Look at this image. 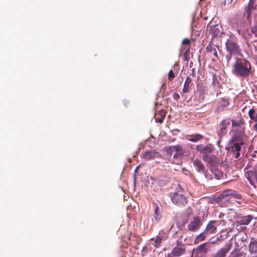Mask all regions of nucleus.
Segmentation results:
<instances>
[{
	"mask_svg": "<svg viewBox=\"0 0 257 257\" xmlns=\"http://www.w3.org/2000/svg\"><path fill=\"white\" fill-rule=\"evenodd\" d=\"M231 130L230 132L233 134L227 148L229 152L234 154L235 158H238L240 156V146L244 145L243 139L245 136L244 127L241 125L243 124V120L236 121L231 119Z\"/></svg>",
	"mask_w": 257,
	"mask_h": 257,
	"instance_id": "nucleus-1",
	"label": "nucleus"
},
{
	"mask_svg": "<svg viewBox=\"0 0 257 257\" xmlns=\"http://www.w3.org/2000/svg\"><path fill=\"white\" fill-rule=\"evenodd\" d=\"M251 69L249 61L244 59L237 58L233 65L232 73L237 77L245 78L249 76Z\"/></svg>",
	"mask_w": 257,
	"mask_h": 257,
	"instance_id": "nucleus-2",
	"label": "nucleus"
},
{
	"mask_svg": "<svg viewBox=\"0 0 257 257\" xmlns=\"http://www.w3.org/2000/svg\"><path fill=\"white\" fill-rule=\"evenodd\" d=\"M217 222L216 220L210 221L204 231L197 236L195 241H203L205 239H210L217 232Z\"/></svg>",
	"mask_w": 257,
	"mask_h": 257,
	"instance_id": "nucleus-3",
	"label": "nucleus"
},
{
	"mask_svg": "<svg viewBox=\"0 0 257 257\" xmlns=\"http://www.w3.org/2000/svg\"><path fill=\"white\" fill-rule=\"evenodd\" d=\"M171 155H173L172 162L175 164H179L181 162L182 159L185 153L183 148L180 145H176L170 147V148Z\"/></svg>",
	"mask_w": 257,
	"mask_h": 257,
	"instance_id": "nucleus-4",
	"label": "nucleus"
},
{
	"mask_svg": "<svg viewBox=\"0 0 257 257\" xmlns=\"http://www.w3.org/2000/svg\"><path fill=\"white\" fill-rule=\"evenodd\" d=\"M228 215H230L228 217H233L234 219L233 222H235L238 225H248L253 218L251 215L243 216H240L235 212L228 213Z\"/></svg>",
	"mask_w": 257,
	"mask_h": 257,
	"instance_id": "nucleus-5",
	"label": "nucleus"
},
{
	"mask_svg": "<svg viewBox=\"0 0 257 257\" xmlns=\"http://www.w3.org/2000/svg\"><path fill=\"white\" fill-rule=\"evenodd\" d=\"M231 120L226 118L221 120L217 126V133L220 139L224 137L227 133L230 127Z\"/></svg>",
	"mask_w": 257,
	"mask_h": 257,
	"instance_id": "nucleus-6",
	"label": "nucleus"
},
{
	"mask_svg": "<svg viewBox=\"0 0 257 257\" xmlns=\"http://www.w3.org/2000/svg\"><path fill=\"white\" fill-rule=\"evenodd\" d=\"M225 46L227 51L230 55H237L240 52V47L237 42L232 39L227 40Z\"/></svg>",
	"mask_w": 257,
	"mask_h": 257,
	"instance_id": "nucleus-7",
	"label": "nucleus"
},
{
	"mask_svg": "<svg viewBox=\"0 0 257 257\" xmlns=\"http://www.w3.org/2000/svg\"><path fill=\"white\" fill-rule=\"evenodd\" d=\"M171 200L174 204L179 207H184L188 203L186 197L179 191L173 194Z\"/></svg>",
	"mask_w": 257,
	"mask_h": 257,
	"instance_id": "nucleus-8",
	"label": "nucleus"
},
{
	"mask_svg": "<svg viewBox=\"0 0 257 257\" xmlns=\"http://www.w3.org/2000/svg\"><path fill=\"white\" fill-rule=\"evenodd\" d=\"M221 198L224 200L228 201L232 198L240 199L242 195L237 191L233 189H226L222 191L220 194Z\"/></svg>",
	"mask_w": 257,
	"mask_h": 257,
	"instance_id": "nucleus-9",
	"label": "nucleus"
},
{
	"mask_svg": "<svg viewBox=\"0 0 257 257\" xmlns=\"http://www.w3.org/2000/svg\"><path fill=\"white\" fill-rule=\"evenodd\" d=\"M203 222L199 216L194 217L187 225L189 231L195 232L202 225Z\"/></svg>",
	"mask_w": 257,
	"mask_h": 257,
	"instance_id": "nucleus-10",
	"label": "nucleus"
},
{
	"mask_svg": "<svg viewBox=\"0 0 257 257\" xmlns=\"http://www.w3.org/2000/svg\"><path fill=\"white\" fill-rule=\"evenodd\" d=\"M205 49L207 53L209 54L213 61H216L219 59L217 53V51L219 50L218 47L210 43L206 47Z\"/></svg>",
	"mask_w": 257,
	"mask_h": 257,
	"instance_id": "nucleus-11",
	"label": "nucleus"
},
{
	"mask_svg": "<svg viewBox=\"0 0 257 257\" xmlns=\"http://www.w3.org/2000/svg\"><path fill=\"white\" fill-rule=\"evenodd\" d=\"M161 155L158 152L155 151H146L142 154V157L147 160H151L155 158H158Z\"/></svg>",
	"mask_w": 257,
	"mask_h": 257,
	"instance_id": "nucleus-12",
	"label": "nucleus"
},
{
	"mask_svg": "<svg viewBox=\"0 0 257 257\" xmlns=\"http://www.w3.org/2000/svg\"><path fill=\"white\" fill-rule=\"evenodd\" d=\"M196 150L201 153L207 154L212 153L214 150V148L212 144H208L206 146L203 145L197 146Z\"/></svg>",
	"mask_w": 257,
	"mask_h": 257,
	"instance_id": "nucleus-13",
	"label": "nucleus"
},
{
	"mask_svg": "<svg viewBox=\"0 0 257 257\" xmlns=\"http://www.w3.org/2000/svg\"><path fill=\"white\" fill-rule=\"evenodd\" d=\"M193 79L190 76L187 77L182 90L183 93H187L190 92V89L193 85Z\"/></svg>",
	"mask_w": 257,
	"mask_h": 257,
	"instance_id": "nucleus-14",
	"label": "nucleus"
},
{
	"mask_svg": "<svg viewBox=\"0 0 257 257\" xmlns=\"http://www.w3.org/2000/svg\"><path fill=\"white\" fill-rule=\"evenodd\" d=\"M166 115V111L161 109L155 114V119L157 122L162 123Z\"/></svg>",
	"mask_w": 257,
	"mask_h": 257,
	"instance_id": "nucleus-15",
	"label": "nucleus"
},
{
	"mask_svg": "<svg viewBox=\"0 0 257 257\" xmlns=\"http://www.w3.org/2000/svg\"><path fill=\"white\" fill-rule=\"evenodd\" d=\"M185 251V247L184 245H178L172 250V254L174 256H180Z\"/></svg>",
	"mask_w": 257,
	"mask_h": 257,
	"instance_id": "nucleus-16",
	"label": "nucleus"
},
{
	"mask_svg": "<svg viewBox=\"0 0 257 257\" xmlns=\"http://www.w3.org/2000/svg\"><path fill=\"white\" fill-rule=\"evenodd\" d=\"M193 165L198 172H204L205 167L201 160L196 159L194 161Z\"/></svg>",
	"mask_w": 257,
	"mask_h": 257,
	"instance_id": "nucleus-17",
	"label": "nucleus"
},
{
	"mask_svg": "<svg viewBox=\"0 0 257 257\" xmlns=\"http://www.w3.org/2000/svg\"><path fill=\"white\" fill-rule=\"evenodd\" d=\"M209 34L213 37L218 36L220 34V26L218 25L211 27L209 30Z\"/></svg>",
	"mask_w": 257,
	"mask_h": 257,
	"instance_id": "nucleus-18",
	"label": "nucleus"
},
{
	"mask_svg": "<svg viewBox=\"0 0 257 257\" xmlns=\"http://www.w3.org/2000/svg\"><path fill=\"white\" fill-rule=\"evenodd\" d=\"M203 136L200 134L192 135L188 136V140L191 142H197L201 140Z\"/></svg>",
	"mask_w": 257,
	"mask_h": 257,
	"instance_id": "nucleus-19",
	"label": "nucleus"
},
{
	"mask_svg": "<svg viewBox=\"0 0 257 257\" xmlns=\"http://www.w3.org/2000/svg\"><path fill=\"white\" fill-rule=\"evenodd\" d=\"M162 212V207L160 206H158V205H156L155 209V216L154 218L156 220L158 221L161 217V213Z\"/></svg>",
	"mask_w": 257,
	"mask_h": 257,
	"instance_id": "nucleus-20",
	"label": "nucleus"
},
{
	"mask_svg": "<svg viewBox=\"0 0 257 257\" xmlns=\"http://www.w3.org/2000/svg\"><path fill=\"white\" fill-rule=\"evenodd\" d=\"M207 249L208 244L207 242H205L198 246L196 250L198 252L206 253L207 251Z\"/></svg>",
	"mask_w": 257,
	"mask_h": 257,
	"instance_id": "nucleus-21",
	"label": "nucleus"
},
{
	"mask_svg": "<svg viewBox=\"0 0 257 257\" xmlns=\"http://www.w3.org/2000/svg\"><path fill=\"white\" fill-rule=\"evenodd\" d=\"M248 116L251 119L257 122V112L254 108H252L249 110Z\"/></svg>",
	"mask_w": 257,
	"mask_h": 257,
	"instance_id": "nucleus-22",
	"label": "nucleus"
},
{
	"mask_svg": "<svg viewBox=\"0 0 257 257\" xmlns=\"http://www.w3.org/2000/svg\"><path fill=\"white\" fill-rule=\"evenodd\" d=\"M228 232L226 230H222L219 233V236L217 237V241H222L227 239Z\"/></svg>",
	"mask_w": 257,
	"mask_h": 257,
	"instance_id": "nucleus-23",
	"label": "nucleus"
},
{
	"mask_svg": "<svg viewBox=\"0 0 257 257\" xmlns=\"http://www.w3.org/2000/svg\"><path fill=\"white\" fill-rule=\"evenodd\" d=\"M249 250L252 253L257 254V242H250L249 245Z\"/></svg>",
	"mask_w": 257,
	"mask_h": 257,
	"instance_id": "nucleus-24",
	"label": "nucleus"
},
{
	"mask_svg": "<svg viewBox=\"0 0 257 257\" xmlns=\"http://www.w3.org/2000/svg\"><path fill=\"white\" fill-rule=\"evenodd\" d=\"M229 104V101L228 99L223 98L220 102V106L222 107V108H224L228 106Z\"/></svg>",
	"mask_w": 257,
	"mask_h": 257,
	"instance_id": "nucleus-25",
	"label": "nucleus"
},
{
	"mask_svg": "<svg viewBox=\"0 0 257 257\" xmlns=\"http://www.w3.org/2000/svg\"><path fill=\"white\" fill-rule=\"evenodd\" d=\"M255 10L254 9H249V8H246L245 9V13L244 14V16H246L247 19L248 20L249 18L250 17L252 12L253 11Z\"/></svg>",
	"mask_w": 257,
	"mask_h": 257,
	"instance_id": "nucleus-26",
	"label": "nucleus"
},
{
	"mask_svg": "<svg viewBox=\"0 0 257 257\" xmlns=\"http://www.w3.org/2000/svg\"><path fill=\"white\" fill-rule=\"evenodd\" d=\"M256 0H249L247 8H249L251 9H256V5L255 4Z\"/></svg>",
	"mask_w": 257,
	"mask_h": 257,
	"instance_id": "nucleus-27",
	"label": "nucleus"
},
{
	"mask_svg": "<svg viewBox=\"0 0 257 257\" xmlns=\"http://www.w3.org/2000/svg\"><path fill=\"white\" fill-rule=\"evenodd\" d=\"M214 158V156H209L205 155L203 156V160L208 162H210L211 160Z\"/></svg>",
	"mask_w": 257,
	"mask_h": 257,
	"instance_id": "nucleus-28",
	"label": "nucleus"
},
{
	"mask_svg": "<svg viewBox=\"0 0 257 257\" xmlns=\"http://www.w3.org/2000/svg\"><path fill=\"white\" fill-rule=\"evenodd\" d=\"M251 32L257 37V21L256 22L254 26L251 28Z\"/></svg>",
	"mask_w": 257,
	"mask_h": 257,
	"instance_id": "nucleus-29",
	"label": "nucleus"
},
{
	"mask_svg": "<svg viewBox=\"0 0 257 257\" xmlns=\"http://www.w3.org/2000/svg\"><path fill=\"white\" fill-rule=\"evenodd\" d=\"M174 77H175V75H174V72L172 70H171L169 72L168 79L170 81H172L174 79Z\"/></svg>",
	"mask_w": 257,
	"mask_h": 257,
	"instance_id": "nucleus-30",
	"label": "nucleus"
},
{
	"mask_svg": "<svg viewBox=\"0 0 257 257\" xmlns=\"http://www.w3.org/2000/svg\"><path fill=\"white\" fill-rule=\"evenodd\" d=\"M215 175L216 176L217 179H219L220 177L223 176V173L220 172L218 170H216L214 173Z\"/></svg>",
	"mask_w": 257,
	"mask_h": 257,
	"instance_id": "nucleus-31",
	"label": "nucleus"
},
{
	"mask_svg": "<svg viewBox=\"0 0 257 257\" xmlns=\"http://www.w3.org/2000/svg\"><path fill=\"white\" fill-rule=\"evenodd\" d=\"M228 257H242V255L237 253V252H232Z\"/></svg>",
	"mask_w": 257,
	"mask_h": 257,
	"instance_id": "nucleus-32",
	"label": "nucleus"
},
{
	"mask_svg": "<svg viewBox=\"0 0 257 257\" xmlns=\"http://www.w3.org/2000/svg\"><path fill=\"white\" fill-rule=\"evenodd\" d=\"M165 239H166V236H161L160 235H158L157 236L155 241H162V240H165Z\"/></svg>",
	"mask_w": 257,
	"mask_h": 257,
	"instance_id": "nucleus-33",
	"label": "nucleus"
},
{
	"mask_svg": "<svg viewBox=\"0 0 257 257\" xmlns=\"http://www.w3.org/2000/svg\"><path fill=\"white\" fill-rule=\"evenodd\" d=\"M190 40L188 38H185L182 42V44L189 45L190 44Z\"/></svg>",
	"mask_w": 257,
	"mask_h": 257,
	"instance_id": "nucleus-34",
	"label": "nucleus"
},
{
	"mask_svg": "<svg viewBox=\"0 0 257 257\" xmlns=\"http://www.w3.org/2000/svg\"><path fill=\"white\" fill-rule=\"evenodd\" d=\"M254 51L257 53V40L253 41L252 42Z\"/></svg>",
	"mask_w": 257,
	"mask_h": 257,
	"instance_id": "nucleus-35",
	"label": "nucleus"
},
{
	"mask_svg": "<svg viewBox=\"0 0 257 257\" xmlns=\"http://www.w3.org/2000/svg\"><path fill=\"white\" fill-rule=\"evenodd\" d=\"M173 98L174 100H178L180 98V95L177 93H174L173 94Z\"/></svg>",
	"mask_w": 257,
	"mask_h": 257,
	"instance_id": "nucleus-36",
	"label": "nucleus"
},
{
	"mask_svg": "<svg viewBox=\"0 0 257 257\" xmlns=\"http://www.w3.org/2000/svg\"><path fill=\"white\" fill-rule=\"evenodd\" d=\"M196 71H195V69L193 68L192 70V74L190 75V76L192 78V79H194L196 77Z\"/></svg>",
	"mask_w": 257,
	"mask_h": 257,
	"instance_id": "nucleus-37",
	"label": "nucleus"
},
{
	"mask_svg": "<svg viewBox=\"0 0 257 257\" xmlns=\"http://www.w3.org/2000/svg\"><path fill=\"white\" fill-rule=\"evenodd\" d=\"M218 223H217V226L221 224L222 225H225L226 224V221L224 220H216Z\"/></svg>",
	"mask_w": 257,
	"mask_h": 257,
	"instance_id": "nucleus-38",
	"label": "nucleus"
},
{
	"mask_svg": "<svg viewBox=\"0 0 257 257\" xmlns=\"http://www.w3.org/2000/svg\"><path fill=\"white\" fill-rule=\"evenodd\" d=\"M226 215V214H224V213L221 212L219 213V214L218 215V218L221 219V218H223Z\"/></svg>",
	"mask_w": 257,
	"mask_h": 257,
	"instance_id": "nucleus-39",
	"label": "nucleus"
},
{
	"mask_svg": "<svg viewBox=\"0 0 257 257\" xmlns=\"http://www.w3.org/2000/svg\"><path fill=\"white\" fill-rule=\"evenodd\" d=\"M231 55H229V56H226V59L227 61V63H228L229 61L231 59Z\"/></svg>",
	"mask_w": 257,
	"mask_h": 257,
	"instance_id": "nucleus-40",
	"label": "nucleus"
},
{
	"mask_svg": "<svg viewBox=\"0 0 257 257\" xmlns=\"http://www.w3.org/2000/svg\"><path fill=\"white\" fill-rule=\"evenodd\" d=\"M253 128L254 129V130L257 131V123H255L253 125Z\"/></svg>",
	"mask_w": 257,
	"mask_h": 257,
	"instance_id": "nucleus-41",
	"label": "nucleus"
},
{
	"mask_svg": "<svg viewBox=\"0 0 257 257\" xmlns=\"http://www.w3.org/2000/svg\"><path fill=\"white\" fill-rule=\"evenodd\" d=\"M140 165H139L137 167V168H136L135 169V172L137 173L139 170V169L140 168Z\"/></svg>",
	"mask_w": 257,
	"mask_h": 257,
	"instance_id": "nucleus-42",
	"label": "nucleus"
},
{
	"mask_svg": "<svg viewBox=\"0 0 257 257\" xmlns=\"http://www.w3.org/2000/svg\"><path fill=\"white\" fill-rule=\"evenodd\" d=\"M174 255L171 253L170 254H168L167 257H174Z\"/></svg>",
	"mask_w": 257,
	"mask_h": 257,
	"instance_id": "nucleus-43",
	"label": "nucleus"
}]
</instances>
